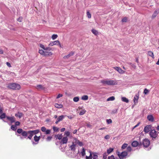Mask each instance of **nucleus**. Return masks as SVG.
<instances>
[{"label":"nucleus","mask_w":159,"mask_h":159,"mask_svg":"<svg viewBox=\"0 0 159 159\" xmlns=\"http://www.w3.org/2000/svg\"><path fill=\"white\" fill-rule=\"evenodd\" d=\"M39 130L36 129L34 130H30L27 131L23 130L22 129H19L17 130V132L19 134H21V135L23 137L20 136L21 139H23V138H26L28 137V139H31L33 136L39 133Z\"/></svg>","instance_id":"nucleus-1"},{"label":"nucleus","mask_w":159,"mask_h":159,"mask_svg":"<svg viewBox=\"0 0 159 159\" xmlns=\"http://www.w3.org/2000/svg\"><path fill=\"white\" fill-rule=\"evenodd\" d=\"M7 87L14 90H19L20 88V85L17 84L11 83L8 84Z\"/></svg>","instance_id":"nucleus-2"},{"label":"nucleus","mask_w":159,"mask_h":159,"mask_svg":"<svg viewBox=\"0 0 159 159\" xmlns=\"http://www.w3.org/2000/svg\"><path fill=\"white\" fill-rule=\"evenodd\" d=\"M101 82L103 84L107 85H114L117 84L116 81L112 80H102L101 81Z\"/></svg>","instance_id":"nucleus-3"},{"label":"nucleus","mask_w":159,"mask_h":159,"mask_svg":"<svg viewBox=\"0 0 159 159\" xmlns=\"http://www.w3.org/2000/svg\"><path fill=\"white\" fill-rule=\"evenodd\" d=\"M116 153L120 159H123L125 158V157L128 155L127 152L125 151L121 153H120V152L117 151Z\"/></svg>","instance_id":"nucleus-4"},{"label":"nucleus","mask_w":159,"mask_h":159,"mask_svg":"<svg viewBox=\"0 0 159 159\" xmlns=\"http://www.w3.org/2000/svg\"><path fill=\"white\" fill-rule=\"evenodd\" d=\"M158 134L155 129H152L149 132V135L152 138L155 139L157 136Z\"/></svg>","instance_id":"nucleus-5"},{"label":"nucleus","mask_w":159,"mask_h":159,"mask_svg":"<svg viewBox=\"0 0 159 159\" xmlns=\"http://www.w3.org/2000/svg\"><path fill=\"white\" fill-rule=\"evenodd\" d=\"M150 144V142L149 140L148 139H145L143 140V144L144 147H147L149 146Z\"/></svg>","instance_id":"nucleus-6"},{"label":"nucleus","mask_w":159,"mask_h":159,"mask_svg":"<svg viewBox=\"0 0 159 159\" xmlns=\"http://www.w3.org/2000/svg\"><path fill=\"white\" fill-rule=\"evenodd\" d=\"M74 142L76 144H78L80 146H82L83 145V143L80 141L79 140L75 138L74 139Z\"/></svg>","instance_id":"nucleus-7"},{"label":"nucleus","mask_w":159,"mask_h":159,"mask_svg":"<svg viewBox=\"0 0 159 159\" xmlns=\"http://www.w3.org/2000/svg\"><path fill=\"white\" fill-rule=\"evenodd\" d=\"M151 127V125H149L146 126L144 128V131L146 133H148L150 131Z\"/></svg>","instance_id":"nucleus-8"},{"label":"nucleus","mask_w":159,"mask_h":159,"mask_svg":"<svg viewBox=\"0 0 159 159\" xmlns=\"http://www.w3.org/2000/svg\"><path fill=\"white\" fill-rule=\"evenodd\" d=\"M6 118L8 120L11 122V123H12L15 122V118L14 116H7Z\"/></svg>","instance_id":"nucleus-9"},{"label":"nucleus","mask_w":159,"mask_h":159,"mask_svg":"<svg viewBox=\"0 0 159 159\" xmlns=\"http://www.w3.org/2000/svg\"><path fill=\"white\" fill-rule=\"evenodd\" d=\"M76 145L73 142L72 144L69 147V148L71 151H75L76 149Z\"/></svg>","instance_id":"nucleus-10"},{"label":"nucleus","mask_w":159,"mask_h":159,"mask_svg":"<svg viewBox=\"0 0 159 159\" xmlns=\"http://www.w3.org/2000/svg\"><path fill=\"white\" fill-rule=\"evenodd\" d=\"M159 13V10H156L153 13L151 18L152 19H154L158 15Z\"/></svg>","instance_id":"nucleus-11"},{"label":"nucleus","mask_w":159,"mask_h":159,"mask_svg":"<svg viewBox=\"0 0 159 159\" xmlns=\"http://www.w3.org/2000/svg\"><path fill=\"white\" fill-rule=\"evenodd\" d=\"M68 140V139L67 137H63L61 140V144H66L67 143Z\"/></svg>","instance_id":"nucleus-12"},{"label":"nucleus","mask_w":159,"mask_h":159,"mask_svg":"<svg viewBox=\"0 0 159 159\" xmlns=\"http://www.w3.org/2000/svg\"><path fill=\"white\" fill-rule=\"evenodd\" d=\"M147 118L148 120L151 122H153L154 120L153 116L152 115H149L147 116Z\"/></svg>","instance_id":"nucleus-13"},{"label":"nucleus","mask_w":159,"mask_h":159,"mask_svg":"<svg viewBox=\"0 0 159 159\" xmlns=\"http://www.w3.org/2000/svg\"><path fill=\"white\" fill-rule=\"evenodd\" d=\"M139 94H138L136 95L135 97L134 98V102L135 104L137 103L138 102V100L139 98Z\"/></svg>","instance_id":"nucleus-14"},{"label":"nucleus","mask_w":159,"mask_h":159,"mask_svg":"<svg viewBox=\"0 0 159 159\" xmlns=\"http://www.w3.org/2000/svg\"><path fill=\"white\" fill-rule=\"evenodd\" d=\"M74 53L73 52H71L69 54L67 55L66 56H65L64 57V58H68L70 57L73 56L74 55Z\"/></svg>","instance_id":"nucleus-15"},{"label":"nucleus","mask_w":159,"mask_h":159,"mask_svg":"<svg viewBox=\"0 0 159 159\" xmlns=\"http://www.w3.org/2000/svg\"><path fill=\"white\" fill-rule=\"evenodd\" d=\"M59 43V41L58 40H56L54 41L51 42L49 45L51 46H52L54 45H57V43Z\"/></svg>","instance_id":"nucleus-16"},{"label":"nucleus","mask_w":159,"mask_h":159,"mask_svg":"<svg viewBox=\"0 0 159 159\" xmlns=\"http://www.w3.org/2000/svg\"><path fill=\"white\" fill-rule=\"evenodd\" d=\"M92 158L93 159H98V156L96 152H92Z\"/></svg>","instance_id":"nucleus-17"},{"label":"nucleus","mask_w":159,"mask_h":159,"mask_svg":"<svg viewBox=\"0 0 159 159\" xmlns=\"http://www.w3.org/2000/svg\"><path fill=\"white\" fill-rule=\"evenodd\" d=\"M114 68L120 73H123V71L118 67H115Z\"/></svg>","instance_id":"nucleus-18"},{"label":"nucleus","mask_w":159,"mask_h":159,"mask_svg":"<svg viewBox=\"0 0 159 159\" xmlns=\"http://www.w3.org/2000/svg\"><path fill=\"white\" fill-rule=\"evenodd\" d=\"M23 114L21 112H18L17 113L15 114V116L16 117H18L19 118H20L23 116Z\"/></svg>","instance_id":"nucleus-19"},{"label":"nucleus","mask_w":159,"mask_h":159,"mask_svg":"<svg viewBox=\"0 0 159 159\" xmlns=\"http://www.w3.org/2000/svg\"><path fill=\"white\" fill-rule=\"evenodd\" d=\"M139 144L138 142L137 141H134L132 143V145L134 147H136Z\"/></svg>","instance_id":"nucleus-20"},{"label":"nucleus","mask_w":159,"mask_h":159,"mask_svg":"<svg viewBox=\"0 0 159 159\" xmlns=\"http://www.w3.org/2000/svg\"><path fill=\"white\" fill-rule=\"evenodd\" d=\"M54 106L55 107L57 108H61L63 107V105L62 104H59L57 103L55 104Z\"/></svg>","instance_id":"nucleus-21"},{"label":"nucleus","mask_w":159,"mask_h":159,"mask_svg":"<svg viewBox=\"0 0 159 159\" xmlns=\"http://www.w3.org/2000/svg\"><path fill=\"white\" fill-rule=\"evenodd\" d=\"M80 154L83 157L85 155V151L84 148H82V151L80 152Z\"/></svg>","instance_id":"nucleus-22"},{"label":"nucleus","mask_w":159,"mask_h":159,"mask_svg":"<svg viewBox=\"0 0 159 159\" xmlns=\"http://www.w3.org/2000/svg\"><path fill=\"white\" fill-rule=\"evenodd\" d=\"M52 54V53L51 52H47V51H45L44 53L43 54L44 56H50Z\"/></svg>","instance_id":"nucleus-23"},{"label":"nucleus","mask_w":159,"mask_h":159,"mask_svg":"<svg viewBox=\"0 0 159 159\" xmlns=\"http://www.w3.org/2000/svg\"><path fill=\"white\" fill-rule=\"evenodd\" d=\"M40 136L38 137L36 135H35L34 137V139L35 142H38V141L40 139Z\"/></svg>","instance_id":"nucleus-24"},{"label":"nucleus","mask_w":159,"mask_h":159,"mask_svg":"<svg viewBox=\"0 0 159 159\" xmlns=\"http://www.w3.org/2000/svg\"><path fill=\"white\" fill-rule=\"evenodd\" d=\"M90 155L89 156H86V159H92V153L91 151H89Z\"/></svg>","instance_id":"nucleus-25"},{"label":"nucleus","mask_w":159,"mask_h":159,"mask_svg":"<svg viewBox=\"0 0 159 159\" xmlns=\"http://www.w3.org/2000/svg\"><path fill=\"white\" fill-rule=\"evenodd\" d=\"M121 100L122 101L128 103L129 102V100L125 97H123L121 98Z\"/></svg>","instance_id":"nucleus-26"},{"label":"nucleus","mask_w":159,"mask_h":159,"mask_svg":"<svg viewBox=\"0 0 159 159\" xmlns=\"http://www.w3.org/2000/svg\"><path fill=\"white\" fill-rule=\"evenodd\" d=\"M148 54L149 56L152 57L153 58H154V55L153 52L151 51H148Z\"/></svg>","instance_id":"nucleus-27"},{"label":"nucleus","mask_w":159,"mask_h":159,"mask_svg":"<svg viewBox=\"0 0 159 159\" xmlns=\"http://www.w3.org/2000/svg\"><path fill=\"white\" fill-rule=\"evenodd\" d=\"M65 116L63 115H61L60 116L57 118V120H58V121H60L62 120L63 118H64Z\"/></svg>","instance_id":"nucleus-28"},{"label":"nucleus","mask_w":159,"mask_h":159,"mask_svg":"<svg viewBox=\"0 0 159 159\" xmlns=\"http://www.w3.org/2000/svg\"><path fill=\"white\" fill-rule=\"evenodd\" d=\"M115 98L114 96H111L107 99V101H112L115 100Z\"/></svg>","instance_id":"nucleus-29"},{"label":"nucleus","mask_w":159,"mask_h":159,"mask_svg":"<svg viewBox=\"0 0 159 159\" xmlns=\"http://www.w3.org/2000/svg\"><path fill=\"white\" fill-rule=\"evenodd\" d=\"M92 32L95 35H97L98 34V32L97 30H95L94 29H93L92 30Z\"/></svg>","instance_id":"nucleus-30"},{"label":"nucleus","mask_w":159,"mask_h":159,"mask_svg":"<svg viewBox=\"0 0 159 159\" xmlns=\"http://www.w3.org/2000/svg\"><path fill=\"white\" fill-rule=\"evenodd\" d=\"M62 137V134H58L57 135H55V137L57 138V139L59 140L61 139Z\"/></svg>","instance_id":"nucleus-31"},{"label":"nucleus","mask_w":159,"mask_h":159,"mask_svg":"<svg viewBox=\"0 0 159 159\" xmlns=\"http://www.w3.org/2000/svg\"><path fill=\"white\" fill-rule=\"evenodd\" d=\"M36 88L38 89H43V87L41 85H37Z\"/></svg>","instance_id":"nucleus-32"},{"label":"nucleus","mask_w":159,"mask_h":159,"mask_svg":"<svg viewBox=\"0 0 159 159\" xmlns=\"http://www.w3.org/2000/svg\"><path fill=\"white\" fill-rule=\"evenodd\" d=\"M81 99L84 100H87L88 99V97L87 95H84L82 97Z\"/></svg>","instance_id":"nucleus-33"},{"label":"nucleus","mask_w":159,"mask_h":159,"mask_svg":"<svg viewBox=\"0 0 159 159\" xmlns=\"http://www.w3.org/2000/svg\"><path fill=\"white\" fill-rule=\"evenodd\" d=\"M113 150V149L112 148H110L109 149L107 150V153L108 154H110L111 152Z\"/></svg>","instance_id":"nucleus-34"},{"label":"nucleus","mask_w":159,"mask_h":159,"mask_svg":"<svg viewBox=\"0 0 159 159\" xmlns=\"http://www.w3.org/2000/svg\"><path fill=\"white\" fill-rule=\"evenodd\" d=\"M108 154L106 152L104 153L103 154V158L104 159H107Z\"/></svg>","instance_id":"nucleus-35"},{"label":"nucleus","mask_w":159,"mask_h":159,"mask_svg":"<svg viewBox=\"0 0 159 159\" xmlns=\"http://www.w3.org/2000/svg\"><path fill=\"white\" fill-rule=\"evenodd\" d=\"M6 117V114L5 113H3L0 116V118L1 119H3Z\"/></svg>","instance_id":"nucleus-36"},{"label":"nucleus","mask_w":159,"mask_h":159,"mask_svg":"<svg viewBox=\"0 0 159 159\" xmlns=\"http://www.w3.org/2000/svg\"><path fill=\"white\" fill-rule=\"evenodd\" d=\"M86 112V111L85 110H81L79 113L80 115H82L84 114Z\"/></svg>","instance_id":"nucleus-37"},{"label":"nucleus","mask_w":159,"mask_h":159,"mask_svg":"<svg viewBox=\"0 0 159 159\" xmlns=\"http://www.w3.org/2000/svg\"><path fill=\"white\" fill-rule=\"evenodd\" d=\"M73 100L74 102H77L79 101V98L78 97H75L73 98Z\"/></svg>","instance_id":"nucleus-38"},{"label":"nucleus","mask_w":159,"mask_h":159,"mask_svg":"<svg viewBox=\"0 0 159 159\" xmlns=\"http://www.w3.org/2000/svg\"><path fill=\"white\" fill-rule=\"evenodd\" d=\"M128 144L126 143H124L121 147L122 149H124L127 147Z\"/></svg>","instance_id":"nucleus-39"},{"label":"nucleus","mask_w":159,"mask_h":159,"mask_svg":"<svg viewBox=\"0 0 159 159\" xmlns=\"http://www.w3.org/2000/svg\"><path fill=\"white\" fill-rule=\"evenodd\" d=\"M108 159H118L117 158H115L114 156L113 155L109 156L108 157Z\"/></svg>","instance_id":"nucleus-40"},{"label":"nucleus","mask_w":159,"mask_h":159,"mask_svg":"<svg viewBox=\"0 0 159 159\" xmlns=\"http://www.w3.org/2000/svg\"><path fill=\"white\" fill-rule=\"evenodd\" d=\"M16 127L14 125H12L11 129L13 130H15L16 129Z\"/></svg>","instance_id":"nucleus-41"},{"label":"nucleus","mask_w":159,"mask_h":159,"mask_svg":"<svg viewBox=\"0 0 159 159\" xmlns=\"http://www.w3.org/2000/svg\"><path fill=\"white\" fill-rule=\"evenodd\" d=\"M52 139V137L51 136H48L46 139V140L48 141H50Z\"/></svg>","instance_id":"nucleus-42"},{"label":"nucleus","mask_w":159,"mask_h":159,"mask_svg":"<svg viewBox=\"0 0 159 159\" xmlns=\"http://www.w3.org/2000/svg\"><path fill=\"white\" fill-rule=\"evenodd\" d=\"M65 134L67 136H69L70 134V132L68 131H66L65 132Z\"/></svg>","instance_id":"nucleus-43"},{"label":"nucleus","mask_w":159,"mask_h":159,"mask_svg":"<svg viewBox=\"0 0 159 159\" xmlns=\"http://www.w3.org/2000/svg\"><path fill=\"white\" fill-rule=\"evenodd\" d=\"M149 90L146 89H145L144 91V93L145 94H147L149 92Z\"/></svg>","instance_id":"nucleus-44"},{"label":"nucleus","mask_w":159,"mask_h":159,"mask_svg":"<svg viewBox=\"0 0 159 159\" xmlns=\"http://www.w3.org/2000/svg\"><path fill=\"white\" fill-rule=\"evenodd\" d=\"M57 37V34H53L52 36V39H56Z\"/></svg>","instance_id":"nucleus-45"},{"label":"nucleus","mask_w":159,"mask_h":159,"mask_svg":"<svg viewBox=\"0 0 159 159\" xmlns=\"http://www.w3.org/2000/svg\"><path fill=\"white\" fill-rule=\"evenodd\" d=\"M44 52L42 50H39V53L42 55H43V54L44 53Z\"/></svg>","instance_id":"nucleus-46"},{"label":"nucleus","mask_w":159,"mask_h":159,"mask_svg":"<svg viewBox=\"0 0 159 159\" xmlns=\"http://www.w3.org/2000/svg\"><path fill=\"white\" fill-rule=\"evenodd\" d=\"M45 132V134H49L51 132V130L50 129H46Z\"/></svg>","instance_id":"nucleus-47"},{"label":"nucleus","mask_w":159,"mask_h":159,"mask_svg":"<svg viewBox=\"0 0 159 159\" xmlns=\"http://www.w3.org/2000/svg\"><path fill=\"white\" fill-rule=\"evenodd\" d=\"M87 15L89 18H91V15L89 11H87Z\"/></svg>","instance_id":"nucleus-48"},{"label":"nucleus","mask_w":159,"mask_h":159,"mask_svg":"<svg viewBox=\"0 0 159 159\" xmlns=\"http://www.w3.org/2000/svg\"><path fill=\"white\" fill-rule=\"evenodd\" d=\"M127 20V18L126 17L124 18L122 20V22H126Z\"/></svg>","instance_id":"nucleus-49"},{"label":"nucleus","mask_w":159,"mask_h":159,"mask_svg":"<svg viewBox=\"0 0 159 159\" xmlns=\"http://www.w3.org/2000/svg\"><path fill=\"white\" fill-rule=\"evenodd\" d=\"M131 150V148L130 146H128L127 147V151L128 152H130Z\"/></svg>","instance_id":"nucleus-50"},{"label":"nucleus","mask_w":159,"mask_h":159,"mask_svg":"<svg viewBox=\"0 0 159 159\" xmlns=\"http://www.w3.org/2000/svg\"><path fill=\"white\" fill-rule=\"evenodd\" d=\"M46 128L44 127H42L41 128V130L43 132H45L46 130Z\"/></svg>","instance_id":"nucleus-51"},{"label":"nucleus","mask_w":159,"mask_h":159,"mask_svg":"<svg viewBox=\"0 0 159 159\" xmlns=\"http://www.w3.org/2000/svg\"><path fill=\"white\" fill-rule=\"evenodd\" d=\"M53 130L55 131H57L58 130V128L56 127H53Z\"/></svg>","instance_id":"nucleus-52"},{"label":"nucleus","mask_w":159,"mask_h":159,"mask_svg":"<svg viewBox=\"0 0 159 159\" xmlns=\"http://www.w3.org/2000/svg\"><path fill=\"white\" fill-rule=\"evenodd\" d=\"M107 124H109L111 123L112 122V120L111 119L107 120Z\"/></svg>","instance_id":"nucleus-53"},{"label":"nucleus","mask_w":159,"mask_h":159,"mask_svg":"<svg viewBox=\"0 0 159 159\" xmlns=\"http://www.w3.org/2000/svg\"><path fill=\"white\" fill-rule=\"evenodd\" d=\"M17 20L19 21V22H22V17H20L19 18L17 19Z\"/></svg>","instance_id":"nucleus-54"},{"label":"nucleus","mask_w":159,"mask_h":159,"mask_svg":"<svg viewBox=\"0 0 159 159\" xmlns=\"http://www.w3.org/2000/svg\"><path fill=\"white\" fill-rule=\"evenodd\" d=\"M117 109H114V110H113L112 111V112L113 113H116L117 112Z\"/></svg>","instance_id":"nucleus-55"},{"label":"nucleus","mask_w":159,"mask_h":159,"mask_svg":"<svg viewBox=\"0 0 159 159\" xmlns=\"http://www.w3.org/2000/svg\"><path fill=\"white\" fill-rule=\"evenodd\" d=\"M3 110V108L0 106V114L2 113Z\"/></svg>","instance_id":"nucleus-56"},{"label":"nucleus","mask_w":159,"mask_h":159,"mask_svg":"<svg viewBox=\"0 0 159 159\" xmlns=\"http://www.w3.org/2000/svg\"><path fill=\"white\" fill-rule=\"evenodd\" d=\"M62 96V94H59L57 96V97L56 98L57 99H58V98H60V97H61Z\"/></svg>","instance_id":"nucleus-57"},{"label":"nucleus","mask_w":159,"mask_h":159,"mask_svg":"<svg viewBox=\"0 0 159 159\" xmlns=\"http://www.w3.org/2000/svg\"><path fill=\"white\" fill-rule=\"evenodd\" d=\"M105 139H108L110 138V136L109 135H107L105 136L104 137Z\"/></svg>","instance_id":"nucleus-58"},{"label":"nucleus","mask_w":159,"mask_h":159,"mask_svg":"<svg viewBox=\"0 0 159 159\" xmlns=\"http://www.w3.org/2000/svg\"><path fill=\"white\" fill-rule=\"evenodd\" d=\"M20 124V122L19 121H16L15 123L16 126L19 125Z\"/></svg>","instance_id":"nucleus-59"},{"label":"nucleus","mask_w":159,"mask_h":159,"mask_svg":"<svg viewBox=\"0 0 159 159\" xmlns=\"http://www.w3.org/2000/svg\"><path fill=\"white\" fill-rule=\"evenodd\" d=\"M86 126L88 128H91V125L90 124H87Z\"/></svg>","instance_id":"nucleus-60"},{"label":"nucleus","mask_w":159,"mask_h":159,"mask_svg":"<svg viewBox=\"0 0 159 159\" xmlns=\"http://www.w3.org/2000/svg\"><path fill=\"white\" fill-rule=\"evenodd\" d=\"M139 123L138 124H137L136 125H135L133 128V129H134L135 128L137 127L139 124Z\"/></svg>","instance_id":"nucleus-61"},{"label":"nucleus","mask_w":159,"mask_h":159,"mask_svg":"<svg viewBox=\"0 0 159 159\" xmlns=\"http://www.w3.org/2000/svg\"><path fill=\"white\" fill-rule=\"evenodd\" d=\"M40 46L41 48L43 49H44V46L42 44H40Z\"/></svg>","instance_id":"nucleus-62"},{"label":"nucleus","mask_w":159,"mask_h":159,"mask_svg":"<svg viewBox=\"0 0 159 159\" xmlns=\"http://www.w3.org/2000/svg\"><path fill=\"white\" fill-rule=\"evenodd\" d=\"M65 130V128H62L61 129V132H64Z\"/></svg>","instance_id":"nucleus-63"},{"label":"nucleus","mask_w":159,"mask_h":159,"mask_svg":"<svg viewBox=\"0 0 159 159\" xmlns=\"http://www.w3.org/2000/svg\"><path fill=\"white\" fill-rule=\"evenodd\" d=\"M6 64H7V65L8 66H9V67H10V66H11V65H10V64L9 63V62H7V63H6Z\"/></svg>","instance_id":"nucleus-64"}]
</instances>
